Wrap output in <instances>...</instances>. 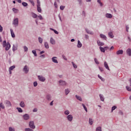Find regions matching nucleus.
<instances>
[{
	"label": "nucleus",
	"mask_w": 131,
	"mask_h": 131,
	"mask_svg": "<svg viewBox=\"0 0 131 131\" xmlns=\"http://www.w3.org/2000/svg\"><path fill=\"white\" fill-rule=\"evenodd\" d=\"M16 50H17V47L13 45L12 47L13 52H15V51H16Z\"/></svg>",
	"instance_id": "25"
},
{
	"label": "nucleus",
	"mask_w": 131,
	"mask_h": 131,
	"mask_svg": "<svg viewBox=\"0 0 131 131\" xmlns=\"http://www.w3.org/2000/svg\"><path fill=\"white\" fill-rule=\"evenodd\" d=\"M97 45L98 46H100V47H102L105 45L104 42H101L100 40H97Z\"/></svg>",
	"instance_id": "17"
},
{
	"label": "nucleus",
	"mask_w": 131,
	"mask_h": 131,
	"mask_svg": "<svg viewBox=\"0 0 131 131\" xmlns=\"http://www.w3.org/2000/svg\"><path fill=\"white\" fill-rule=\"evenodd\" d=\"M85 30L86 33H88V34H90L91 35H94V33L93 32V31H90L89 29H85Z\"/></svg>",
	"instance_id": "9"
},
{
	"label": "nucleus",
	"mask_w": 131,
	"mask_h": 131,
	"mask_svg": "<svg viewBox=\"0 0 131 131\" xmlns=\"http://www.w3.org/2000/svg\"><path fill=\"white\" fill-rule=\"evenodd\" d=\"M77 48H80L82 47V44L79 40H78V43L77 46Z\"/></svg>",
	"instance_id": "19"
},
{
	"label": "nucleus",
	"mask_w": 131,
	"mask_h": 131,
	"mask_svg": "<svg viewBox=\"0 0 131 131\" xmlns=\"http://www.w3.org/2000/svg\"><path fill=\"white\" fill-rule=\"evenodd\" d=\"M65 93H66V95H68L69 93H70V91H69V89H66Z\"/></svg>",
	"instance_id": "36"
},
{
	"label": "nucleus",
	"mask_w": 131,
	"mask_h": 131,
	"mask_svg": "<svg viewBox=\"0 0 131 131\" xmlns=\"http://www.w3.org/2000/svg\"><path fill=\"white\" fill-rule=\"evenodd\" d=\"M59 85L64 86L67 85V82L64 80H59L58 81Z\"/></svg>",
	"instance_id": "5"
},
{
	"label": "nucleus",
	"mask_w": 131,
	"mask_h": 131,
	"mask_svg": "<svg viewBox=\"0 0 131 131\" xmlns=\"http://www.w3.org/2000/svg\"><path fill=\"white\" fill-rule=\"evenodd\" d=\"M99 70H100L101 72H103V71H104V69H103V68L102 67H99Z\"/></svg>",
	"instance_id": "52"
},
{
	"label": "nucleus",
	"mask_w": 131,
	"mask_h": 131,
	"mask_svg": "<svg viewBox=\"0 0 131 131\" xmlns=\"http://www.w3.org/2000/svg\"><path fill=\"white\" fill-rule=\"evenodd\" d=\"M78 2L79 4V5L81 6V5H82V1L81 0H78Z\"/></svg>",
	"instance_id": "55"
},
{
	"label": "nucleus",
	"mask_w": 131,
	"mask_h": 131,
	"mask_svg": "<svg viewBox=\"0 0 131 131\" xmlns=\"http://www.w3.org/2000/svg\"><path fill=\"white\" fill-rule=\"evenodd\" d=\"M29 2H30V3H31V4L32 5V6H33V7H34V2L33 1V0H29Z\"/></svg>",
	"instance_id": "38"
},
{
	"label": "nucleus",
	"mask_w": 131,
	"mask_h": 131,
	"mask_svg": "<svg viewBox=\"0 0 131 131\" xmlns=\"http://www.w3.org/2000/svg\"><path fill=\"white\" fill-rule=\"evenodd\" d=\"M82 15L83 16H84V17H85V11H82Z\"/></svg>",
	"instance_id": "61"
},
{
	"label": "nucleus",
	"mask_w": 131,
	"mask_h": 131,
	"mask_svg": "<svg viewBox=\"0 0 131 131\" xmlns=\"http://www.w3.org/2000/svg\"><path fill=\"white\" fill-rule=\"evenodd\" d=\"M29 126L31 128H35V126L34 125V122L33 121H30L29 122Z\"/></svg>",
	"instance_id": "8"
},
{
	"label": "nucleus",
	"mask_w": 131,
	"mask_h": 131,
	"mask_svg": "<svg viewBox=\"0 0 131 131\" xmlns=\"http://www.w3.org/2000/svg\"><path fill=\"white\" fill-rule=\"evenodd\" d=\"M99 49H100L101 52H102V53H105V48H103L102 47H100Z\"/></svg>",
	"instance_id": "26"
},
{
	"label": "nucleus",
	"mask_w": 131,
	"mask_h": 131,
	"mask_svg": "<svg viewBox=\"0 0 131 131\" xmlns=\"http://www.w3.org/2000/svg\"><path fill=\"white\" fill-rule=\"evenodd\" d=\"M3 47L5 48L6 51H9L11 49V44H10V42H7L6 40H4L3 42Z\"/></svg>",
	"instance_id": "1"
},
{
	"label": "nucleus",
	"mask_w": 131,
	"mask_h": 131,
	"mask_svg": "<svg viewBox=\"0 0 131 131\" xmlns=\"http://www.w3.org/2000/svg\"><path fill=\"white\" fill-rule=\"evenodd\" d=\"M116 108H117V107H116V106H113L112 108V112H113V111H114V110H116Z\"/></svg>",
	"instance_id": "46"
},
{
	"label": "nucleus",
	"mask_w": 131,
	"mask_h": 131,
	"mask_svg": "<svg viewBox=\"0 0 131 131\" xmlns=\"http://www.w3.org/2000/svg\"><path fill=\"white\" fill-rule=\"evenodd\" d=\"M94 61L95 62V63L97 64H99V61H98V59L97 58H95L94 59Z\"/></svg>",
	"instance_id": "49"
},
{
	"label": "nucleus",
	"mask_w": 131,
	"mask_h": 131,
	"mask_svg": "<svg viewBox=\"0 0 131 131\" xmlns=\"http://www.w3.org/2000/svg\"><path fill=\"white\" fill-rule=\"evenodd\" d=\"M129 29V27H128V25L126 26V31L127 32H128V30Z\"/></svg>",
	"instance_id": "51"
},
{
	"label": "nucleus",
	"mask_w": 131,
	"mask_h": 131,
	"mask_svg": "<svg viewBox=\"0 0 131 131\" xmlns=\"http://www.w3.org/2000/svg\"><path fill=\"white\" fill-rule=\"evenodd\" d=\"M50 43L51 45H55L56 44V41H55V39L53 38V37H51L50 38Z\"/></svg>",
	"instance_id": "15"
},
{
	"label": "nucleus",
	"mask_w": 131,
	"mask_h": 131,
	"mask_svg": "<svg viewBox=\"0 0 131 131\" xmlns=\"http://www.w3.org/2000/svg\"><path fill=\"white\" fill-rule=\"evenodd\" d=\"M37 78L40 81H41V82H45V81H46V78L42 75H38Z\"/></svg>",
	"instance_id": "3"
},
{
	"label": "nucleus",
	"mask_w": 131,
	"mask_h": 131,
	"mask_svg": "<svg viewBox=\"0 0 131 131\" xmlns=\"http://www.w3.org/2000/svg\"><path fill=\"white\" fill-rule=\"evenodd\" d=\"M25 130H26V131H33V129H30V128H26V129H25Z\"/></svg>",
	"instance_id": "56"
},
{
	"label": "nucleus",
	"mask_w": 131,
	"mask_h": 131,
	"mask_svg": "<svg viewBox=\"0 0 131 131\" xmlns=\"http://www.w3.org/2000/svg\"><path fill=\"white\" fill-rule=\"evenodd\" d=\"M96 131H102V128L101 127H98L96 128Z\"/></svg>",
	"instance_id": "47"
},
{
	"label": "nucleus",
	"mask_w": 131,
	"mask_h": 131,
	"mask_svg": "<svg viewBox=\"0 0 131 131\" xmlns=\"http://www.w3.org/2000/svg\"><path fill=\"white\" fill-rule=\"evenodd\" d=\"M31 15H32V17H33L34 18L37 17V14H36L33 12H31Z\"/></svg>",
	"instance_id": "22"
},
{
	"label": "nucleus",
	"mask_w": 131,
	"mask_h": 131,
	"mask_svg": "<svg viewBox=\"0 0 131 131\" xmlns=\"http://www.w3.org/2000/svg\"><path fill=\"white\" fill-rule=\"evenodd\" d=\"M100 37L101 38H102V39H104V40H107V37L106 36V35H105L103 34H100Z\"/></svg>",
	"instance_id": "11"
},
{
	"label": "nucleus",
	"mask_w": 131,
	"mask_h": 131,
	"mask_svg": "<svg viewBox=\"0 0 131 131\" xmlns=\"http://www.w3.org/2000/svg\"><path fill=\"white\" fill-rule=\"evenodd\" d=\"M46 98L47 99H51V95L48 94L46 96Z\"/></svg>",
	"instance_id": "53"
},
{
	"label": "nucleus",
	"mask_w": 131,
	"mask_h": 131,
	"mask_svg": "<svg viewBox=\"0 0 131 131\" xmlns=\"http://www.w3.org/2000/svg\"><path fill=\"white\" fill-rule=\"evenodd\" d=\"M33 85H34V86H35V87L37 86V82H36V81L34 82H33Z\"/></svg>",
	"instance_id": "50"
},
{
	"label": "nucleus",
	"mask_w": 131,
	"mask_h": 131,
	"mask_svg": "<svg viewBox=\"0 0 131 131\" xmlns=\"http://www.w3.org/2000/svg\"><path fill=\"white\" fill-rule=\"evenodd\" d=\"M50 30L54 31V33H55V34H59V32L57 31L56 30H55L53 28H50Z\"/></svg>",
	"instance_id": "24"
},
{
	"label": "nucleus",
	"mask_w": 131,
	"mask_h": 131,
	"mask_svg": "<svg viewBox=\"0 0 131 131\" xmlns=\"http://www.w3.org/2000/svg\"><path fill=\"white\" fill-rule=\"evenodd\" d=\"M99 97H100V99H103L104 98V97L103 96V95L100 94Z\"/></svg>",
	"instance_id": "64"
},
{
	"label": "nucleus",
	"mask_w": 131,
	"mask_h": 131,
	"mask_svg": "<svg viewBox=\"0 0 131 131\" xmlns=\"http://www.w3.org/2000/svg\"><path fill=\"white\" fill-rule=\"evenodd\" d=\"M116 54L117 55H122V54H123V50H119L117 51Z\"/></svg>",
	"instance_id": "18"
},
{
	"label": "nucleus",
	"mask_w": 131,
	"mask_h": 131,
	"mask_svg": "<svg viewBox=\"0 0 131 131\" xmlns=\"http://www.w3.org/2000/svg\"><path fill=\"white\" fill-rule=\"evenodd\" d=\"M25 52H28V48L26 46L24 47Z\"/></svg>",
	"instance_id": "42"
},
{
	"label": "nucleus",
	"mask_w": 131,
	"mask_h": 131,
	"mask_svg": "<svg viewBox=\"0 0 131 131\" xmlns=\"http://www.w3.org/2000/svg\"><path fill=\"white\" fill-rule=\"evenodd\" d=\"M108 35L110 38H113V37H114V35H113V33L112 32H109Z\"/></svg>",
	"instance_id": "16"
},
{
	"label": "nucleus",
	"mask_w": 131,
	"mask_h": 131,
	"mask_svg": "<svg viewBox=\"0 0 131 131\" xmlns=\"http://www.w3.org/2000/svg\"><path fill=\"white\" fill-rule=\"evenodd\" d=\"M54 7L57 9L58 8V5H57V2H54Z\"/></svg>",
	"instance_id": "57"
},
{
	"label": "nucleus",
	"mask_w": 131,
	"mask_h": 131,
	"mask_svg": "<svg viewBox=\"0 0 131 131\" xmlns=\"http://www.w3.org/2000/svg\"><path fill=\"white\" fill-rule=\"evenodd\" d=\"M98 78L101 79V80L102 81H105V79H104V78H103L102 77H101V76H100V75H98Z\"/></svg>",
	"instance_id": "33"
},
{
	"label": "nucleus",
	"mask_w": 131,
	"mask_h": 131,
	"mask_svg": "<svg viewBox=\"0 0 131 131\" xmlns=\"http://www.w3.org/2000/svg\"><path fill=\"white\" fill-rule=\"evenodd\" d=\"M76 99H81V97L78 95H76Z\"/></svg>",
	"instance_id": "63"
},
{
	"label": "nucleus",
	"mask_w": 131,
	"mask_h": 131,
	"mask_svg": "<svg viewBox=\"0 0 131 131\" xmlns=\"http://www.w3.org/2000/svg\"><path fill=\"white\" fill-rule=\"evenodd\" d=\"M126 89L127 91H128V92H131V88L130 87L126 86Z\"/></svg>",
	"instance_id": "39"
},
{
	"label": "nucleus",
	"mask_w": 131,
	"mask_h": 131,
	"mask_svg": "<svg viewBox=\"0 0 131 131\" xmlns=\"http://www.w3.org/2000/svg\"><path fill=\"white\" fill-rule=\"evenodd\" d=\"M0 108H2V109H5V105H4L3 102H0Z\"/></svg>",
	"instance_id": "29"
},
{
	"label": "nucleus",
	"mask_w": 131,
	"mask_h": 131,
	"mask_svg": "<svg viewBox=\"0 0 131 131\" xmlns=\"http://www.w3.org/2000/svg\"><path fill=\"white\" fill-rule=\"evenodd\" d=\"M64 9H65V6H60V9L61 11L64 10Z\"/></svg>",
	"instance_id": "44"
},
{
	"label": "nucleus",
	"mask_w": 131,
	"mask_h": 131,
	"mask_svg": "<svg viewBox=\"0 0 131 131\" xmlns=\"http://www.w3.org/2000/svg\"><path fill=\"white\" fill-rule=\"evenodd\" d=\"M9 131H15V129L12 128L11 127H9Z\"/></svg>",
	"instance_id": "58"
},
{
	"label": "nucleus",
	"mask_w": 131,
	"mask_h": 131,
	"mask_svg": "<svg viewBox=\"0 0 131 131\" xmlns=\"http://www.w3.org/2000/svg\"><path fill=\"white\" fill-rule=\"evenodd\" d=\"M37 6L40 7V1L39 0H37Z\"/></svg>",
	"instance_id": "45"
},
{
	"label": "nucleus",
	"mask_w": 131,
	"mask_h": 131,
	"mask_svg": "<svg viewBox=\"0 0 131 131\" xmlns=\"http://www.w3.org/2000/svg\"><path fill=\"white\" fill-rule=\"evenodd\" d=\"M10 32H11V34L12 37H13V38L15 37V33H14V31H13V29H11Z\"/></svg>",
	"instance_id": "21"
},
{
	"label": "nucleus",
	"mask_w": 131,
	"mask_h": 131,
	"mask_svg": "<svg viewBox=\"0 0 131 131\" xmlns=\"http://www.w3.org/2000/svg\"><path fill=\"white\" fill-rule=\"evenodd\" d=\"M37 11L39 13H41V8H40V6H37Z\"/></svg>",
	"instance_id": "27"
},
{
	"label": "nucleus",
	"mask_w": 131,
	"mask_h": 131,
	"mask_svg": "<svg viewBox=\"0 0 131 131\" xmlns=\"http://www.w3.org/2000/svg\"><path fill=\"white\" fill-rule=\"evenodd\" d=\"M0 32H3V27L0 25Z\"/></svg>",
	"instance_id": "62"
},
{
	"label": "nucleus",
	"mask_w": 131,
	"mask_h": 131,
	"mask_svg": "<svg viewBox=\"0 0 131 131\" xmlns=\"http://www.w3.org/2000/svg\"><path fill=\"white\" fill-rule=\"evenodd\" d=\"M12 24L15 26H18L19 25V19L18 18H14Z\"/></svg>",
	"instance_id": "2"
},
{
	"label": "nucleus",
	"mask_w": 131,
	"mask_h": 131,
	"mask_svg": "<svg viewBox=\"0 0 131 131\" xmlns=\"http://www.w3.org/2000/svg\"><path fill=\"white\" fill-rule=\"evenodd\" d=\"M44 46L46 49H49L50 48V47L49 46V43H48V42H45Z\"/></svg>",
	"instance_id": "23"
},
{
	"label": "nucleus",
	"mask_w": 131,
	"mask_h": 131,
	"mask_svg": "<svg viewBox=\"0 0 131 131\" xmlns=\"http://www.w3.org/2000/svg\"><path fill=\"white\" fill-rule=\"evenodd\" d=\"M17 109L18 112H20V113L23 112V110H22V108H21L20 107H17Z\"/></svg>",
	"instance_id": "40"
},
{
	"label": "nucleus",
	"mask_w": 131,
	"mask_h": 131,
	"mask_svg": "<svg viewBox=\"0 0 131 131\" xmlns=\"http://www.w3.org/2000/svg\"><path fill=\"white\" fill-rule=\"evenodd\" d=\"M104 66L105 68H106L107 70L110 71V69L109 68V66H108V63H107V62L104 61Z\"/></svg>",
	"instance_id": "13"
},
{
	"label": "nucleus",
	"mask_w": 131,
	"mask_h": 131,
	"mask_svg": "<svg viewBox=\"0 0 131 131\" xmlns=\"http://www.w3.org/2000/svg\"><path fill=\"white\" fill-rule=\"evenodd\" d=\"M32 53L34 55L35 57H37V54L36 53V51L33 50L32 51Z\"/></svg>",
	"instance_id": "31"
},
{
	"label": "nucleus",
	"mask_w": 131,
	"mask_h": 131,
	"mask_svg": "<svg viewBox=\"0 0 131 131\" xmlns=\"http://www.w3.org/2000/svg\"><path fill=\"white\" fill-rule=\"evenodd\" d=\"M52 60L53 63H56V64H58V60H57V57H52Z\"/></svg>",
	"instance_id": "14"
},
{
	"label": "nucleus",
	"mask_w": 131,
	"mask_h": 131,
	"mask_svg": "<svg viewBox=\"0 0 131 131\" xmlns=\"http://www.w3.org/2000/svg\"><path fill=\"white\" fill-rule=\"evenodd\" d=\"M89 123L90 124H91L92 125V124H93V120L91 118L89 119Z\"/></svg>",
	"instance_id": "48"
},
{
	"label": "nucleus",
	"mask_w": 131,
	"mask_h": 131,
	"mask_svg": "<svg viewBox=\"0 0 131 131\" xmlns=\"http://www.w3.org/2000/svg\"><path fill=\"white\" fill-rule=\"evenodd\" d=\"M62 58H63V59H64V60H65L66 61H67V58L66 57V56H65V55H62Z\"/></svg>",
	"instance_id": "54"
},
{
	"label": "nucleus",
	"mask_w": 131,
	"mask_h": 131,
	"mask_svg": "<svg viewBox=\"0 0 131 131\" xmlns=\"http://www.w3.org/2000/svg\"><path fill=\"white\" fill-rule=\"evenodd\" d=\"M70 113V112H69V111L67 110L64 112V114L66 115H69V114Z\"/></svg>",
	"instance_id": "43"
},
{
	"label": "nucleus",
	"mask_w": 131,
	"mask_h": 131,
	"mask_svg": "<svg viewBox=\"0 0 131 131\" xmlns=\"http://www.w3.org/2000/svg\"><path fill=\"white\" fill-rule=\"evenodd\" d=\"M12 11L14 12V13H15V14H17V13H18V9L16 8H13Z\"/></svg>",
	"instance_id": "32"
},
{
	"label": "nucleus",
	"mask_w": 131,
	"mask_h": 131,
	"mask_svg": "<svg viewBox=\"0 0 131 131\" xmlns=\"http://www.w3.org/2000/svg\"><path fill=\"white\" fill-rule=\"evenodd\" d=\"M82 106H83L84 110L86 111V112H88V109L86 108V106L84 104H82Z\"/></svg>",
	"instance_id": "41"
},
{
	"label": "nucleus",
	"mask_w": 131,
	"mask_h": 131,
	"mask_svg": "<svg viewBox=\"0 0 131 131\" xmlns=\"http://www.w3.org/2000/svg\"><path fill=\"white\" fill-rule=\"evenodd\" d=\"M19 105H20V107H22L23 108L25 107V104L24 103V102H23V101H21Z\"/></svg>",
	"instance_id": "28"
},
{
	"label": "nucleus",
	"mask_w": 131,
	"mask_h": 131,
	"mask_svg": "<svg viewBox=\"0 0 131 131\" xmlns=\"http://www.w3.org/2000/svg\"><path fill=\"white\" fill-rule=\"evenodd\" d=\"M24 119L25 120H28V119H29L30 117L29 115H28V114H25L23 116Z\"/></svg>",
	"instance_id": "10"
},
{
	"label": "nucleus",
	"mask_w": 131,
	"mask_h": 131,
	"mask_svg": "<svg viewBox=\"0 0 131 131\" xmlns=\"http://www.w3.org/2000/svg\"><path fill=\"white\" fill-rule=\"evenodd\" d=\"M14 68H16V66H12L11 67H10L9 68V70H10V71H13V70L14 69Z\"/></svg>",
	"instance_id": "30"
},
{
	"label": "nucleus",
	"mask_w": 131,
	"mask_h": 131,
	"mask_svg": "<svg viewBox=\"0 0 131 131\" xmlns=\"http://www.w3.org/2000/svg\"><path fill=\"white\" fill-rule=\"evenodd\" d=\"M67 118L68 120H69V121H70V122H71V121H72V120H73V116H72V115H68L67 117Z\"/></svg>",
	"instance_id": "6"
},
{
	"label": "nucleus",
	"mask_w": 131,
	"mask_h": 131,
	"mask_svg": "<svg viewBox=\"0 0 131 131\" xmlns=\"http://www.w3.org/2000/svg\"><path fill=\"white\" fill-rule=\"evenodd\" d=\"M42 40L43 39L41 38V37H38V41L40 43H42Z\"/></svg>",
	"instance_id": "34"
},
{
	"label": "nucleus",
	"mask_w": 131,
	"mask_h": 131,
	"mask_svg": "<svg viewBox=\"0 0 131 131\" xmlns=\"http://www.w3.org/2000/svg\"><path fill=\"white\" fill-rule=\"evenodd\" d=\"M105 17H106V18H107V19H111V18H112V17H113V15H112V14H111L110 13H106L105 14Z\"/></svg>",
	"instance_id": "12"
},
{
	"label": "nucleus",
	"mask_w": 131,
	"mask_h": 131,
	"mask_svg": "<svg viewBox=\"0 0 131 131\" xmlns=\"http://www.w3.org/2000/svg\"><path fill=\"white\" fill-rule=\"evenodd\" d=\"M23 71L24 72H25V73L27 74L28 73V72H29V67H28V66H27V65H26L24 69H23Z\"/></svg>",
	"instance_id": "4"
},
{
	"label": "nucleus",
	"mask_w": 131,
	"mask_h": 131,
	"mask_svg": "<svg viewBox=\"0 0 131 131\" xmlns=\"http://www.w3.org/2000/svg\"><path fill=\"white\" fill-rule=\"evenodd\" d=\"M85 39H89V35L85 34Z\"/></svg>",
	"instance_id": "60"
},
{
	"label": "nucleus",
	"mask_w": 131,
	"mask_h": 131,
	"mask_svg": "<svg viewBox=\"0 0 131 131\" xmlns=\"http://www.w3.org/2000/svg\"><path fill=\"white\" fill-rule=\"evenodd\" d=\"M126 53L128 56H131V49H128L126 50Z\"/></svg>",
	"instance_id": "20"
},
{
	"label": "nucleus",
	"mask_w": 131,
	"mask_h": 131,
	"mask_svg": "<svg viewBox=\"0 0 131 131\" xmlns=\"http://www.w3.org/2000/svg\"><path fill=\"white\" fill-rule=\"evenodd\" d=\"M5 105H6V107H12V103H11V102L6 100L5 102Z\"/></svg>",
	"instance_id": "7"
},
{
	"label": "nucleus",
	"mask_w": 131,
	"mask_h": 131,
	"mask_svg": "<svg viewBox=\"0 0 131 131\" xmlns=\"http://www.w3.org/2000/svg\"><path fill=\"white\" fill-rule=\"evenodd\" d=\"M38 18H39V19H40V20H42L43 18H42V16H41V15H38Z\"/></svg>",
	"instance_id": "59"
},
{
	"label": "nucleus",
	"mask_w": 131,
	"mask_h": 131,
	"mask_svg": "<svg viewBox=\"0 0 131 131\" xmlns=\"http://www.w3.org/2000/svg\"><path fill=\"white\" fill-rule=\"evenodd\" d=\"M22 5L24 7H27V6H28V4H27V3H26V2H23L22 3Z\"/></svg>",
	"instance_id": "35"
},
{
	"label": "nucleus",
	"mask_w": 131,
	"mask_h": 131,
	"mask_svg": "<svg viewBox=\"0 0 131 131\" xmlns=\"http://www.w3.org/2000/svg\"><path fill=\"white\" fill-rule=\"evenodd\" d=\"M72 64L74 68H75V69H76V68H77V65H76L75 63H74V62H72Z\"/></svg>",
	"instance_id": "37"
}]
</instances>
